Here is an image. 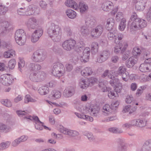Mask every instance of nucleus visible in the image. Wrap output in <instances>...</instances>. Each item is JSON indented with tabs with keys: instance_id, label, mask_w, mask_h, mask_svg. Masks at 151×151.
Returning <instances> with one entry per match:
<instances>
[{
	"instance_id": "55",
	"label": "nucleus",
	"mask_w": 151,
	"mask_h": 151,
	"mask_svg": "<svg viewBox=\"0 0 151 151\" xmlns=\"http://www.w3.org/2000/svg\"><path fill=\"white\" fill-rule=\"evenodd\" d=\"M122 43L119 42L118 44L115 47L114 52H115L117 53L120 51L122 47Z\"/></svg>"
},
{
	"instance_id": "56",
	"label": "nucleus",
	"mask_w": 151,
	"mask_h": 151,
	"mask_svg": "<svg viewBox=\"0 0 151 151\" xmlns=\"http://www.w3.org/2000/svg\"><path fill=\"white\" fill-rule=\"evenodd\" d=\"M122 88V84L121 83L118 84L116 86H115L114 88V87L115 92L116 93V95H118V93H119L120 92Z\"/></svg>"
},
{
	"instance_id": "30",
	"label": "nucleus",
	"mask_w": 151,
	"mask_h": 151,
	"mask_svg": "<svg viewBox=\"0 0 151 151\" xmlns=\"http://www.w3.org/2000/svg\"><path fill=\"white\" fill-rule=\"evenodd\" d=\"M9 50H8L6 51L4 53V56L5 58H11V57L15 55V52L14 50L11 49Z\"/></svg>"
},
{
	"instance_id": "63",
	"label": "nucleus",
	"mask_w": 151,
	"mask_h": 151,
	"mask_svg": "<svg viewBox=\"0 0 151 151\" xmlns=\"http://www.w3.org/2000/svg\"><path fill=\"white\" fill-rule=\"evenodd\" d=\"M40 6L42 8L45 9L47 7V4L46 2L43 1H40L39 3Z\"/></svg>"
},
{
	"instance_id": "46",
	"label": "nucleus",
	"mask_w": 151,
	"mask_h": 151,
	"mask_svg": "<svg viewBox=\"0 0 151 151\" xmlns=\"http://www.w3.org/2000/svg\"><path fill=\"white\" fill-rule=\"evenodd\" d=\"M110 83L114 88L115 87V86H116L117 85L119 84V80L117 78H115L113 79H111L110 81Z\"/></svg>"
},
{
	"instance_id": "37",
	"label": "nucleus",
	"mask_w": 151,
	"mask_h": 151,
	"mask_svg": "<svg viewBox=\"0 0 151 151\" xmlns=\"http://www.w3.org/2000/svg\"><path fill=\"white\" fill-rule=\"evenodd\" d=\"M25 117L27 119H29L31 120L35 121V124L39 123L43 124V123L41 122L40 120L38 117L37 116H25Z\"/></svg>"
},
{
	"instance_id": "57",
	"label": "nucleus",
	"mask_w": 151,
	"mask_h": 151,
	"mask_svg": "<svg viewBox=\"0 0 151 151\" xmlns=\"http://www.w3.org/2000/svg\"><path fill=\"white\" fill-rule=\"evenodd\" d=\"M131 54V52L129 51H126L122 57V59L124 60H126Z\"/></svg>"
},
{
	"instance_id": "28",
	"label": "nucleus",
	"mask_w": 151,
	"mask_h": 151,
	"mask_svg": "<svg viewBox=\"0 0 151 151\" xmlns=\"http://www.w3.org/2000/svg\"><path fill=\"white\" fill-rule=\"evenodd\" d=\"M61 95V93L59 91L56 90H54L51 92L50 95V97L52 99H55L60 98Z\"/></svg>"
},
{
	"instance_id": "51",
	"label": "nucleus",
	"mask_w": 151,
	"mask_h": 151,
	"mask_svg": "<svg viewBox=\"0 0 151 151\" xmlns=\"http://www.w3.org/2000/svg\"><path fill=\"white\" fill-rule=\"evenodd\" d=\"M126 21L124 19H122L119 26V29L121 31H123L126 27Z\"/></svg>"
},
{
	"instance_id": "24",
	"label": "nucleus",
	"mask_w": 151,
	"mask_h": 151,
	"mask_svg": "<svg viewBox=\"0 0 151 151\" xmlns=\"http://www.w3.org/2000/svg\"><path fill=\"white\" fill-rule=\"evenodd\" d=\"M80 31L81 35L83 36H86L88 35L90 31L87 27L85 26H82L80 27Z\"/></svg>"
},
{
	"instance_id": "16",
	"label": "nucleus",
	"mask_w": 151,
	"mask_h": 151,
	"mask_svg": "<svg viewBox=\"0 0 151 151\" xmlns=\"http://www.w3.org/2000/svg\"><path fill=\"white\" fill-rule=\"evenodd\" d=\"M107 34V37L109 40H113L114 39H115L114 40V42L116 43H118V41H117V32L116 30H110Z\"/></svg>"
},
{
	"instance_id": "49",
	"label": "nucleus",
	"mask_w": 151,
	"mask_h": 151,
	"mask_svg": "<svg viewBox=\"0 0 151 151\" xmlns=\"http://www.w3.org/2000/svg\"><path fill=\"white\" fill-rule=\"evenodd\" d=\"M36 101L35 99H32L29 95H27L25 97L24 102L25 103H28L29 102H34Z\"/></svg>"
},
{
	"instance_id": "41",
	"label": "nucleus",
	"mask_w": 151,
	"mask_h": 151,
	"mask_svg": "<svg viewBox=\"0 0 151 151\" xmlns=\"http://www.w3.org/2000/svg\"><path fill=\"white\" fill-rule=\"evenodd\" d=\"M79 86L81 88L85 89L88 86V83L86 82L85 80L83 78H81L80 81Z\"/></svg>"
},
{
	"instance_id": "42",
	"label": "nucleus",
	"mask_w": 151,
	"mask_h": 151,
	"mask_svg": "<svg viewBox=\"0 0 151 151\" xmlns=\"http://www.w3.org/2000/svg\"><path fill=\"white\" fill-rule=\"evenodd\" d=\"M0 47L3 48H7L8 49H9L11 48L12 45L10 43L4 41H1L0 42Z\"/></svg>"
},
{
	"instance_id": "17",
	"label": "nucleus",
	"mask_w": 151,
	"mask_h": 151,
	"mask_svg": "<svg viewBox=\"0 0 151 151\" xmlns=\"http://www.w3.org/2000/svg\"><path fill=\"white\" fill-rule=\"evenodd\" d=\"M115 20L112 18H110L107 20V23L106 25V29L108 31L113 30V28L114 25Z\"/></svg>"
},
{
	"instance_id": "12",
	"label": "nucleus",
	"mask_w": 151,
	"mask_h": 151,
	"mask_svg": "<svg viewBox=\"0 0 151 151\" xmlns=\"http://www.w3.org/2000/svg\"><path fill=\"white\" fill-rule=\"evenodd\" d=\"M150 59L146 60L144 63L140 65L139 68L141 72H145L148 71L149 69H151V64L148 62V60Z\"/></svg>"
},
{
	"instance_id": "61",
	"label": "nucleus",
	"mask_w": 151,
	"mask_h": 151,
	"mask_svg": "<svg viewBox=\"0 0 151 151\" xmlns=\"http://www.w3.org/2000/svg\"><path fill=\"white\" fill-rule=\"evenodd\" d=\"M19 68L20 71L21 72H22V70L21 68H23L24 66V60H20L18 63Z\"/></svg>"
},
{
	"instance_id": "54",
	"label": "nucleus",
	"mask_w": 151,
	"mask_h": 151,
	"mask_svg": "<svg viewBox=\"0 0 151 151\" xmlns=\"http://www.w3.org/2000/svg\"><path fill=\"white\" fill-rule=\"evenodd\" d=\"M126 72V68L124 67L121 66L119 68L117 72L118 75H121L123 73H125Z\"/></svg>"
},
{
	"instance_id": "53",
	"label": "nucleus",
	"mask_w": 151,
	"mask_h": 151,
	"mask_svg": "<svg viewBox=\"0 0 151 151\" xmlns=\"http://www.w3.org/2000/svg\"><path fill=\"white\" fill-rule=\"evenodd\" d=\"M109 131L114 133H121L123 132L122 130L115 127L110 128L109 129Z\"/></svg>"
},
{
	"instance_id": "38",
	"label": "nucleus",
	"mask_w": 151,
	"mask_h": 151,
	"mask_svg": "<svg viewBox=\"0 0 151 151\" xmlns=\"http://www.w3.org/2000/svg\"><path fill=\"white\" fill-rule=\"evenodd\" d=\"M147 122V120L145 119H138L137 127H145L146 125Z\"/></svg>"
},
{
	"instance_id": "21",
	"label": "nucleus",
	"mask_w": 151,
	"mask_h": 151,
	"mask_svg": "<svg viewBox=\"0 0 151 151\" xmlns=\"http://www.w3.org/2000/svg\"><path fill=\"white\" fill-rule=\"evenodd\" d=\"M135 2V7L137 10L141 11L145 9L144 3L142 0H136Z\"/></svg>"
},
{
	"instance_id": "13",
	"label": "nucleus",
	"mask_w": 151,
	"mask_h": 151,
	"mask_svg": "<svg viewBox=\"0 0 151 151\" xmlns=\"http://www.w3.org/2000/svg\"><path fill=\"white\" fill-rule=\"evenodd\" d=\"M90 49L86 47L83 52V55L81 57L80 60L82 62L85 63L87 62L89 60L90 53Z\"/></svg>"
},
{
	"instance_id": "29",
	"label": "nucleus",
	"mask_w": 151,
	"mask_h": 151,
	"mask_svg": "<svg viewBox=\"0 0 151 151\" xmlns=\"http://www.w3.org/2000/svg\"><path fill=\"white\" fill-rule=\"evenodd\" d=\"M75 93V88L73 86H68L67 91V98H69L72 96Z\"/></svg>"
},
{
	"instance_id": "6",
	"label": "nucleus",
	"mask_w": 151,
	"mask_h": 151,
	"mask_svg": "<svg viewBox=\"0 0 151 151\" xmlns=\"http://www.w3.org/2000/svg\"><path fill=\"white\" fill-rule=\"evenodd\" d=\"M147 25L146 22L145 20L140 18L137 19L132 23L130 26V30L131 31H136L139 29L145 27Z\"/></svg>"
},
{
	"instance_id": "1",
	"label": "nucleus",
	"mask_w": 151,
	"mask_h": 151,
	"mask_svg": "<svg viewBox=\"0 0 151 151\" xmlns=\"http://www.w3.org/2000/svg\"><path fill=\"white\" fill-rule=\"evenodd\" d=\"M47 33L50 37L54 42H58L60 40L62 35L60 27L53 23L49 24Z\"/></svg>"
},
{
	"instance_id": "59",
	"label": "nucleus",
	"mask_w": 151,
	"mask_h": 151,
	"mask_svg": "<svg viewBox=\"0 0 151 151\" xmlns=\"http://www.w3.org/2000/svg\"><path fill=\"white\" fill-rule=\"evenodd\" d=\"M122 75L123 80L125 81H127L128 80V78L129 77V73L127 72L126 71L125 73H123L122 74Z\"/></svg>"
},
{
	"instance_id": "33",
	"label": "nucleus",
	"mask_w": 151,
	"mask_h": 151,
	"mask_svg": "<svg viewBox=\"0 0 151 151\" xmlns=\"http://www.w3.org/2000/svg\"><path fill=\"white\" fill-rule=\"evenodd\" d=\"M84 44L82 42H78L75 46V51L78 52L81 50H82L84 47Z\"/></svg>"
},
{
	"instance_id": "22",
	"label": "nucleus",
	"mask_w": 151,
	"mask_h": 151,
	"mask_svg": "<svg viewBox=\"0 0 151 151\" xmlns=\"http://www.w3.org/2000/svg\"><path fill=\"white\" fill-rule=\"evenodd\" d=\"M76 42L71 38L67 40V50H70L74 49Z\"/></svg>"
},
{
	"instance_id": "45",
	"label": "nucleus",
	"mask_w": 151,
	"mask_h": 151,
	"mask_svg": "<svg viewBox=\"0 0 151 151\" xmlns=\"http://www.w3.org/2000/svg\"><path fill=\"white\" fill-rule=\"evenodd\" d=\"M8 10L7 7L4 5L0 4V14L4 15L6 12Z\"/></svg>"
},
{
	"instance_id": "50",
	"label": "nucleus",
	"mask_w": 151,
	"mask_h": 151,
	"mask_svg": "<svg viewBox=\"0 0 151 151\" xmlns=\"http://www.w3.org/2000/svg\"><path fill=\"white\" fill-rule=\"evenodd\" d=\"M141 50L140 49L137 47L134 48L132 50V53L133 55L137 57V55H139L140 54Z\"/></svg>"
},
{
	"instance_id": "47",
	"label": "nucleus",
	"mask_w": 151,
	"mask_h": 151,
	"mask_svg": "<svg viewBox=\"0 0 151 151\" xmlns=\"http://www.w3.org/2000/svg\"><path fill=\"white\" fill-rule=\"evenodd\" d=\"M11 144L9 141H7L5 142H2L0 144V149H4L8 148Z\"/></svg>"
},
{
	"instance_id": "31",
	"label": "nucleus",
	"mask_w": 151,
	"mask_h": 151,
	"mask_svg": "<svg viewBox=\"0 0 151 151\" xmlns=\"http://www.w3.org/2000/svg\"><path fill=\"white\" fill-rule=\"evenodd\" d=\"M79 134V132L76 131L67 129V136L70 137H76L78 136Z\"/></svg>"
},
{
	"instance_id": "8",
	"label": "nucleus",
	"mask_w": 151,
	"mask_h": 151,
	"mask_svg": "<svg viewBox=\"0 0 151 151\" xmlns=\"http://www.w3.org/2000/svg\"><path fill=\"white\" fill-rule=\"evenodd\" d=\"M43 32L42 29L40 27L36 29L31 36V40L32 42H35L37 41L42 35Z\"/></svg>"
},
{
	"instance_id": "11",
	"label": "nucleus",
	"mask_w": 151,
	"mask_h": 151,
	"mask_svg": "<svg viewBox=\"0 0 151 151\" xmlns=\"http://www.w3.org/2000/svg\"><path fill=\"white\" fill-rule=\"evenodd\" d=\"M11 25L7 21L4 22L2 24L0 25V34L2 35H5L10 29Z\"/></svg>"
},
{
	"instance_id": "20",
	"label": "nucleus",
	"mask_w": 151,
	"mask_h": 151,
	"mask_svg": "<svg viewBox=\"0 0 151 151\" xmlns=\"http://www.w3.org/2000/svg\"><path fill=\"white\" fill-rule=\"evenodd\" d=\"M140 151H151V139L145 141Z\"/></svg>"
},
{
	"instance_id": "43",
	"label": "nucleus",
	"mask_w": 151,
	"mask_h": 151,
	"mask_svg": "<svg viewBox=\"0 0 151 151\" xmlns=\"http://www.w3.org/2000/svg\"><path fill=\"white\" fill-rule=\"evenodd\" d=\"M17 12L18 14L20 15L27 16V12H26V7H22L18 9L17 10Z\"/></svg>"
},
{
	"instance_id": "64",
	"label": "nucleus",
	"mask_w": 151,
	"mask_h": 151,
	"mask_svg": "<svg viewBox=\"0 0 151 151\" xmlns=\"http://www.w3.org/2000/svg\"><path fill=\"white\" fill-rule=\"evenodd\" d=\"M75 114L78 117L81 119H84L86 118V117H88V116L85 115L83 114H80L77 113H75Z\"/></svg>"
},
{
	"instance_id": "9",
	"label": "nucleus",
	"mask_w": 151,
	"mask_h": 151,
	"mask_svg": "<svg viewBox=\"0 0 151 151\" xmlns=\"http://www.w3.org/2000/svg\"><path fill=\"white\" fill-rule=\"evenodd\" d=\"M110 52L108 50H105L101 52L97 59V61L101 63L105 61L109 58Z\"/></svg>"
},
{
	"instance_id": "5",
	"label": "nucleus",
	"mask_w": 151,
	"mask_h": 151,
	"mask_svg": "<svg viewBox=\"0 0 151 151\" xmlns=\"http://www.w3.org/2000/svg\"><path fill=\"white\" fill-rule=\"evenodd\" d=\"M46 77V74L42 71H40L37 72H32L29 76L30 79L35 82H41L44 80Z\"/></svg>"
},
{
	"instance_id": "48",
	"label": "nucleus",
	"mask_w": 151,
	"mask_h": 151,
	"mask_svg": "<svg viewBox=\"0 0 151 151\" xmlns=\"http://www.w3.org/2000/svg\"><path fill=\"white\" fill-rule=\"evenodd\" d=\"M110 106L108 104H105L103 108L102 112L104 115L108 114H109V110L110 108Z\"/></svg>"
},
{
	"instance_id": "26",
	"label": "nucleus",
	"mask_w": 151,
	"mask_h": 151,
	"mask_svg": "<svg viewBox=\"0 0 151 151\" xmlns=\"http://www.w3.org/2000/svg\"><path fill=\"white\" fill-rule=\"evenodd\" d=\"M35 7V5L34 4H31L26 7L27 14V16H30L34 14V10Z\"/></svg>"
},
{
	"instance_id": "35",
	"label": "nucleus",
	"mask_w": 151,
	"mask_h": 151,
	"mask_svg": "<svg viewBox=\"0 0 151 151\" xmlns=\"http://www.w3.org/2000/svg\"><path fill=\"white\" fill-rule=\"evenodd\" d=\"M99 48L98 44L96 42H93L92 43L91 51L93 54H95L98 52Z\"/></svg>"
},
{
	"instance_id": "34",
	"label": "nucleus",
	"mask_w": 151,
	"mask_h": 151,
	"mask_svg": "<svg viewBox=\"0 0 151 151\" xmlns=\"http://www.w3.org/2000/svg\"><path fill=\"white\" fill-rule=\"evenodd\" d=\"M52 50L55 53L60 55H62L64 53V52L57 45H55L53 46L52 48Z\"/></svg>"
},
{
	"instance_id": "18",
	"label": "nucleus",
	"mask_w": 151,
	"mask_h": 151,
	"mask_svg": "<svg viewBox=\"0 0 151 151\" xmlns=\"http://www.w3.org/2000/svg\"><path fill=\"white\" fill-rule=\"evenodd\" d=\"M41 66L39 64L34 63H30L28 66V68L30 71H36L41 69Z\"/></svg>"
},
{
	"instance_id": "7",
	"label": "nucleus",
	"mask_w": 151,
	"mask_h": 151,
	"mask_svg": "<svg viewBox=\"0 0 151 151\" xmlns=\"http://www.w3.org/2000/svg\"><path fill=\"white\" fill-rule=\"evenodd\" d=\"M0 81L4 85L9 86L12 83L13 79L11 75L9 74H5L1 76Z\"/></svg>"
},
{
	"instance_id": "52",
	"label": "nucleus",
	"mask_w": 151,
	"mask_h": 151,
	"mask_svg": "<svg viewBox=\"0 0 151 151\" xmlns=\"http://www.w3.org/2000/svg\"><path fill=\"white\" fill-rule=\"evenodd\" d=\"M16 64V61L14 59L10 60L9 62L8 66L9 69H13L14 68Z\"/></svg>"
},
{
	"instance_id": "39",
	"label": "nucleus",
	"mask_w": 151,
	"mask_h": 151,
	"mask_svg": "<svg viewBox=\"0 0 151 151\" xmlns=\"http://www.w3.org/2000/svg\"><path fill=\"white\" fill-rule=\"evenodd\" d=\"M78 6V4L73 0H67V6L76 9Z\"/></svg>"
},
{
	"instance_id": "60",
	"label": "nucleus",
	"mask_w": 151,
	"mask_h": 151,
	"mask_svg": "<svg viewBox=\"0 0 151 151\" xmlns=\"http://www.w3.org/2000/svg\"><path fill=\"white\" fill-rule=\"evenodd\" d=\"M21 142L18 138L15 139L12 142V145L13 147H15L18 145Z\"/></svg>"
},
{
	"instance_id": "40",
	"label": "nucleus",
	"mask_w": 151,
	"mask_h": 151,
	"mask_svg": "<svg viewBox=\"0 0 151 151\" xmlns=\"http://www.w3.org/2000/svg\"><path fill=\"white\" fill-rule=\"evenodd\" d=\"M100 109L99 107L91 109H90L91 115L95 117L99 116V112Z\"/></svg>"
},
{
	"instance_id": "36",
	"label": "nucleus",
	"mask_w": 151,
	"mask_h": 151,
	"mask_svg": "<svg viewBox=\"0 0 151 151\" xmlns=\"http://www.w3.org/2000/svg\"><path fill=\"white\" fill-rule=\"evenodd\" d=\"M79 5L80 12L81 13H83L86 11L88 8L87 5L85 3L80 2Z\"/></svg>"
},
{
	"instance_id": "14",
	"label": "nucleus",
	"mask_w": 151,
	"mask_h": 151,
	"mask_svg": "<svg viewBox=\"0 0 151 151\" xmlns=\"http://www.w3.org/2000/svg\"><path fill=\"white\" fill-rule=\"evenodd\" d=\"M38 24L37 19L34 18H30L29 19L27 26L29 30L34 29Z\"/></svg>"
},
{
	"instance_id": "15",
	"label": "nucleus",
	"mask_w": 151,
	"mask_h": 151,
	"mask_svg": "<svg viewBox=\"0 0 151 151\" xmlns=\"http://www.w3.org/2000/svg\"><path fill=\"white\" fill-rule=\"evenodd\" d=\"M113 4L109 1H107L104 3L102 5V8L104 11L108 12L113 9Z\"/></svg>"
},
{
	"instance_id": "25",
	"label": "nucleus",
	"mask_w": 151,
	"mask_h": 151,
	"mask_svg": "<svg viewBox=\"0 0 151 151\" xmlns=\"http://www.w3.org/2000/svg\"><path fill=\"white\" fill-rule=\"evenodd\" d=\"M93 73L91 68L90 67H86L81 71V75L84 76L90 75Z\"/></svg>"
},
{
	"instance_id": "10",
	"label": "nucleus",
	"mask_w": 151,
	"mask_h": 151,
	"mask_svg": "<svg viewBox=\"0 0 151 151\" xmlns=\"http://www.w3.org/2000/svg\"><path fill=\"white\" fill-rule=\"evenodd\" d=\"M103 29L104 27L102 25H99L93 29L91 33V35L92 37H98L101 35Z\"/></svg>"
},
{
	"instance_id": "27",
	"label": "nucleus",
	"mask_w": 151,
	"mask_h": 151,
	"mask_svg": "<svg viewBox=\"0 0 151 151\" xmlns=\"http://www.w3.org/2000/svg\"><path fill=\"white\" fill-rule=\"evenodd\" d=\"M49 88L47 86H43L40 87L38 92L41 95H45L47 94L49 92Z\"/></svg>"
},
{
	"instance_id": "23",
	"label": "nucleus",
	"mask_w": 151,
	"mask_h": 151,
	"mask_svg": "<svg viewBox=\"0 0 151 151\" xmlns=\"http://www.w3.org/2000/svg\"><path fill=\"white\" fill-rule=\"evenodd\" d=\"M86 23L88 26L92 27L94 26L96 23V21L93 17L89 16L86 19Z\"/></svg>"
},
{
	"instance_id": "32",
	"label": "nucleus",
	"mask_w": 151,
	"mask_h": 151,
	"mask_svg": "<svg viewBox=\"0 0 151 151\" xmlns=\"http://www.w3.org/2000/svg\"><path fill=\"white\" fill-rule=\"evenodd\" d=\"M67 15L70 18L74 19L76 17V14L75 11L69 9L67 11Z\"/></svg>"
},
{
	"instance_id": "58",
	"label": "nucleus",
	"mask_w": 151,
	"mask_h": 151,
	"mask_svg": "<svg viewBox=\"0 0 151 151\" xmlns=\"http://www.w3.org/2000/svg\"><path fill=\"white\" fill-rule=\"evenodd\" d=\"M126 148V144H121L118 146L117 151H125Z\"/></svg>"
},
{
	"instance_id": "19",
	"label": "nucleus",
	"mask_w": 151,
	"mask_h": 151,
	"mask_svg": "<svg viewBox=\"0 0 151 151\" xmlns=\"http://www.w3.org/2000/svg\"><path fill=\"white\" fill-rule=\"evenodd\" d=\"M137 57L134 56L131 57L126 63V65L128 68L132 67L137 63Z\"/></svg>"
},
{
	"instance_id": "62",
	"label": "nucleus",
	"mask_w": 151,
	"mask_h": 151,
	"mask_svg": "<svg viewBox=\"0 0 151 151\" xmlns=\"http://www.w3.org/2000/svg\"><path fill=\"white\" fill-rule=\"evenodd\" d=\"M133 100V98L132 95L128 96L126 99V102L127 104L131 103L132 102Z\"/></svg>"
},
{
	"instance_id": "44",
	"label": "nucleus",
	"mask_w": 151,
	"mask_h": 151,
	"mask_svg": "<svg viewBox=\"0 0 151 151\" xmlns=\"http://www.w3.org/2000/svg\"><path fill=\"white\" fill-rule=\"evenodd\" d=\"M0 130L4 133H6L9 131L10 128L4 124H0Z\"/></svg>"
},
{
	"instance_id": "2",
	"label": "nucleus",
	"mask_w": 151,
	"mask_h": 151,
	"mask_svg": "<svg viewBox=\"0 0 151 151\" xmlns=\"http://www.w3.org/2000/svg\"><path fill=\"white\" fill-rule=\"evenodd\" d=\"M65 73L64 66L60 63L57 62L54 64L52 69V73L55 76L60 78Z\"/></svg>"
},
{
	"instance_id": "3",
	"label": "nucleus",
	"mask_w": 151,
	"mask_h": 151,
	"mask_svg": "<svg viewBox=\"0 0 151 151\" xmlns=\"http://www.w3.org/2000/svg\"><path fill=\"white\" fill-rule=\"evenodd\" d=\"M15 39L16 42L19 45H24L27 39V36L24 31L21 29L17 30L15 33Z\"/></svg>"
},
{
	"instance_id": "4",
	"label": "nucleus",
	"mask_w": 151,
	"mask_h": 151,
	"mask_svg": "<svg viewBox=\"0 0 151 151\" xmlns=\"http://www.w3.org/2000/svg\"><path fill=\"white\" fill-rule=\"evenodd\" d=\"M46 57V53L44 51L38 50L33 52L31 59L34 62L40 63L44 61Z\"/></svg>"
}]
</instances>
